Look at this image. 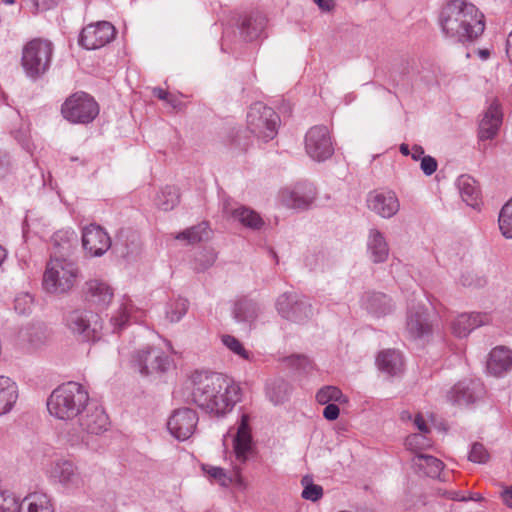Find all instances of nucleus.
Wrapping results in <instances>:
<instances>
[{
  "mask_svg": "<svg viewBox=\"0 0 512 512\" xmlns=\"http://www.w3.org/2000/svg\"><path fill=\"white\" fill-rule=\"evenodd\" d=\"M192 382V401L211 415L223 416L240 401V386L220 373L196 372Z\"/></svg>",
  "mask_w": 512,
  "mask_h": 512,
  "instance_id": "1",
  "label": "nucleus"
},
{
  "mask_svg": "<svg viewBox=\"0 0 512 512\" xmlns=\"http://www.w3.org/2000/svg\"><path fill=\"white\" fill-rule=\"evenodd\" d=\"M439 26L442 34L457 43H471L485 29L484 15L471 2L450 0L441 9Z\"/></svg>",
  "mask_w": 512,
  "mask_h": 512,
  "instance_id": "2",
  "label": "nucleus"
},
{
  "mask_svg": "<svg viewBox=\"0 0 512 512\" xmlns=\"http://www.w3.org/2000/svg\"><path fill=\"white\" fill-rule=\"evenodd\" d=\"M88 402L89 394L84 386L70 381L53 390L47 400V409L51 416L59 420L74 422Z\"/></svg>",
  "mask_w": 512,
  "mask_h": 512,
  "instance_id": "3",
  "label": "nucleus"
},
{
  "mask_svg": "<svg viewBox=\"0 0 512 512\" xmlns=\"http://www.w3.org/2000/svg\"><path fill=\"white\" fill-rule=\"evenodd\" d=\"M78 264L66 257H51L43 273L42 287L48 294L64 295L69 293L78 281Z\"/></svg>",
  "mask_w": 512,
  "mask_h": 512,
  "instance_id": "4",
  "label": "nucleus"
},
{
  "mask_svg": "<svg viewBox=\"0 0 512 512\" xmlns=\"http://www.w3.org/2000/svg\"><path fill=\"white\" fill-rule=\"evenodd\" d=\"M71 425V429L67 432V440L72 445H88L89 437L105 432L109 421L107 414L101 407L87 405Z\"/></svg>",
  "mask_w": 512,
  "mask_h": 512,
  "instance_id": "5",
  "label": "nucleus"
},
{
  "mask_svg": "<svg viewBox=\"0 0 512 512\" xmlns=\"http://www.w3.org/2000/svg\"><path fill=\"white\" fill-rule=\"evenodd\" d=\"M247 128L260 141L274 139L280 126L279 115L262 102L253 103L247 112Z\"/></svg>",
  "mask_w": 512,
  "mask_h": 512,
  "instance_id": "6",
  "label": "nucleus"
},
{
  "mask_svg": "<svg viewBox=\"0 0 512 512\" xmlns=\"http://www.w3.org/2000/svg\"><path fill=\"white\" fill-rule=\"evenodd\" d=\"M53 44L43 39L29 41L22 50L21 65L27 77L37 79L50 67Z\"/></svg>",
  "mask_w": 512,
  "mask_h": 512,
  "instance_id": "7",
  "label": "nucleus"
},
{
  "mask_svg": "<svg viewBox=\"0 0 512 512\" xmlns=\"http://www.w3.org/2000/svg\"><path fill=\"white\" fill-rule=\"evenodd\" d=\"M253 449L252 435L249 427V416L242 414L236 434L233 436V452L238 464H234L231 475V484L240 488H246V482L242 477V465H244Z\"/></svg>",
  "mask_w": 512,
  "mask_h": 512,
  "instance_id": "8",
  "label": "nucleus"
},
{
  "mask_svg": "<svg viewBox=\"0 0 512 512\" xmlns=\"http://www.w3.org/2000/svg\"><path fill=\"white\" fill-rule=\"evenodd\" d=\"M68 330L82 342H96L101 338L102 324L99 316L89 310L75 309L65 316Z\"/></svg>",
  "mask_w": 512,
  "mask_h": 512,
  "instance_id": "9",
  "label": "nucleus"
},
{
  "mask_svg": "<svg viewBox=\"0 0 512 512\" xmlns=\"http://www.w3.org/2000/svg\"><path fill=\"white\" fill-rule=\"evenodd\" d=\"M275 307L282 318L299 324L305 323L314 314L310 300L293 291L279 295Z\"/></svg>",
  "mask_w": 512,
  "mask_h": 512,
  "instance_id": "10",
  "label": "nucleus"
},
{
  "mask_svg": "<svg viewBox=\"0 0 512 512\" xmlns=\"http://www.w3.org/2000/svg\"><path fill=\"white\" fill-rule=\"evenodd\" d=\"M45 475L52 483L60 485L69 493L79 491L85 485L78 467L69 460L59 459L51 462L45 468Z\"/></svg>",
  "mask_w": 512,
  "mask_h": 512,
  "instance_id": "11",
  "label": "nucleus"
},
{
  "mask_svg": "<svg viewBox=\"0 0 512 512\" xmlns=\"http://www.w3.org/2000/svg\"><path fill=\"white\" fill-rule=\"evenodd\" d=\"M63 117L71 123L87 124L99 113L97 102L85 92L71 95L62 105Z\"/></svg>",
  "mask_w": 512,
  "mask_h": 512,
  "instance_id": "12",
  "label": "nucleus"
},
{
  "mask_svg": "<svg viewBox=\"0 0 512 512\" xmlns=\"http://www.w3.org/2000/svg\"><path fill=\"white\" fill-rule=\"evenodd\" d=\"M172 365L170 357L159 347L147 346L137 350L132 357V366L141 375L161 374Z\"/></svg>",
  "mask_w": 512,
  "mask_h": 512,
  "instance_id": "13",
  "label": "nucleus"
},
{
  "mask_svg": "<svg viewBox=\"0 0 512 512\" xmlns=\"http://www.w3.org/2000/svg\"><path fill=\"white\" fill-rule=\"evenodd\" d=\"M305 150L310 158L322 162L334 153L329 129L324 125L311 127L305 135Z\"/></svg>",
  "mask_w": 512,
  "mask_h": 512,
  "instance_id": "14",
  "label": "nucleus"
},
{
  "mask_svg": "<svg viewBox=\"0 0 512 512\" xmlns=\"http://www.w3.org/2000/svg\"><path fill=\"white\" fill-rule=\"evenodd\" d=\"M198 420V415L193 409H176L168 419L167 428L174 438L185 441L194 434Z\"/></svg>",
  "mask_w": 512,
  "mask_h": 512,
  "instance_id": "15",
  "label": "nucleus"
},
{
  "mask_svg": "<svg viewBox=\"0 0 512 512\" xmlns=\"http://www.w3.org/2000/svg\"><path fill=\"white\" fill-rule=\"evenodd\" d=\"M114 37V26L110 22L101 21L83 28L79 44L87 50H95L110 43Z\"/></svg>",
  "mask_w": 512,
  "mask_h": 512,
  "instance_id": "16",
  "label": "nucleus"
},
{
  "mask_svg": "<svg viewBox=\"0 0 512 512\" xmlns=\"http://www.w3.org/2000/svg\"><path fill=\"white\" fill-rule=\"evenodd\" d=\"M316 198L315 187L311 183H298L285 187L278 193L280 203L292 209H306Z\"/></svg>",
  "mask_w": 512,
  "mask_h": 512,
  "instance_id": "17",
  "label": "nucleus"
},
{
  "mask_svg": "<svg viewBox=\"0 0 512 512\" xmlns=\"http://www.w3.org/2000/svg\"><path fill=\"white\" fill-rule=\"evenodd\" d=\"M82 246L90 257H100L111 247L109 234L97 224H90L82 229Z\"/></svg>",
  "mask_w": 512,
  "mask_h": 512,
  "instance_id": "18",
  "label": "nucleus"
},
{
  "mask_svg": "<svg viewBox=\"0 0 512 512\" xmlns=\"http://www.w3.org/2000/svg\"><path fill=\"white\" fill-rule=\"evenodd\" d=\"M222 211L225 216L233 219L243 227L259 231L265 226L262 216L255 210L233 203L230 199H226L222 204Z\"/></svg>",
  "mask_w": 512,
  "mask_h": 512,
  "instance_id": "19",
  "label": "nucleus"
},
{
  "mask_svg": "<svg viewBox=\"0 0 512 512\" xmlns=\"http://www.w3.org/2000/svg\"><path fill=\"white\" fill-rule=\"evenodd\" d=\"M484 394V387L479 379H465L455 384L447 394L448 400L459 406L474 403Z\"/></svg>",
  "mask_w": 512,
  "mask_h": 512,
  "instance_id": "20",
  "label": "nucleus"
},
{
  "mask_svg": "<svg viewBox=\"0 0 512 512\" xmlns=\"http://www.w3.org/2000/svg\"><path fill=\"white\" fill-rule=\"evenodd\" d=\"M503 123V111L498 100H492L483 111L478 125V137L480 140L495 138Z\"/></svg>",
  "mask_w": 512,
  "mask_h": 512,
  "instance_id": "21",
  "label": "nucleus"
},
{
  "mask_svg": "<svg viewBox=\"0 0 512 512\" xmlns=\"http://www.w3.org/2000/svg\"><path fill=\"white\" fill-rule=\"evenodd\" d=\"M367 204L371 211L383 218L393 217L400 208L399 200L393 191H374L369 193Z\"/></svg>",
  "mask_w": 512,
  "mask_h": 512,
  "instance_id": "22",
  "label": "nucleus"
},
{
  "mask_svg": "<svg viewBox=\"0 0 512 512\" xmlns=\"http://www.w3.org/2000/svg\"><path fill=\"white\" fill-rule=\"evenodd\" d=\"M85 299L98 308H106L112 301V287L101 279H90L84 285Z\"/></svg>",
  "mask_w": 512,
  "mask_h": 512,
  "instance_id": "23",
  "label": "nucleus"
},
{
  "mask_svg": "<svg viewBox=\"0 0 512 512\" xmlns=\"http://www.w3.org/2000/svg\"><path fill=\"white\" fill-rule=\"evenodd\" d=\"M406 329L412 338H421L431 331V322L428 310L423 305L409 308L407 313Z\"/></svg>",
  "mask_w": 512,
  "mask_h": 512,
  "instance_id": "24",
  "label": "nucleus"
},
{
  "mask_svg": "<svg viewBox=\"0 0 512 512\" xmlns=\"http://www.w3.org/2000/svg\"><path fill=\"white\" fill-rule=\"evenodd\" d=\"M491 318L486 313H462L451 323L452 333L458 338L467 337L476 328L486 325Z\"/></svg>",
  "mask_w": 512,
  "mask_h": 512,
  "instance_id": "25",
  "label": "nucleus"
},
{
  "mask_svg": "<svg viewBox=\"0 0 512 512\" xmlns=\"http://www.w3.org/2000/svg\"><path fill=\"white\" fill-rule=\"evenodd\" d=\"M362 307L375 317L385 316L394 309V303L390 297L380 292H367L361 299Z\"/></svg>",
  "mask_w": 512,
  "mask_h": 512,
  "instance_id": "26",
  "label": "nucleus"
},
{
  "mask_svg": "<svg viewBox=\"0 0 512 512\" xmlns=\"http://www.w3.org/2000/svg\"><path fill=\"white\" fill-rule=\"evenodd\" d=\"M512 368V351L505 346L491 350L487 360V370L495 376H503Z\"/></svg>",
  "mask_w": 512,
  "mask_h": 512,
  "instance_id": "27",
  "label": "nucleus"
},
{
  "mask_svg": "<svg viewBox=\"0 0 512 512\" xmlns=\"http://www.w3.org/2000/svg\"><path fill=\"white\" fill-rule=\"evenodd\" d=\"M367 253L373 263H383L388 259L389 246L379 230L372 228L367 237Z\"/></svg>",
  "mask_w": 512,
  "mask_h": 512,
  "instance_id": "28",
  "label": "nucleus"
},
{
  "mask_svg": "<svg viewBox=\"0 0 512 512\" xmlns=\"http://www.w3.org/2000/svg\"><path fill=\"white\" fill-rule=\"evenodd\" d=\"M18 397L17 384L11 378L0 375V416L13 410Z\"/></svg>",
  "mask_w": 512,
  "mask_h": 512,
  "instance_id": "29",
  "label": "nucleus"
},
{
  "mask_svg": "<svg viewBox=\"0 0 512 512\" xmlns=\"http://www.w3.org/2000/svg\"><path fill=\"white\" fill-rule=\"evenodd\" d=\"M376 364L380 371L390 376L399 375L403 370L402 355L394 349L380 352L376 358Z\"/></svg>",
  "mask_w": 512,
  "mask_h": 512,
  "instance_id": "30",
  "label": "nucleus"
},
{
  "mask_svg": "<svg viewBox=\"0 0 512 512\" xmlns=\"http://www.w3.org/2000/svg\"><path fill=\"white\" fill-rule=\"evenodd\" d=\"M137 312L138 310L135 309L132 300L128 297H123L110 319L113 332L123 329L131 319H137Z\"/></svg>",
  "mask_w": 512,
  "mask_h": 512,
  "instance_id": "31",
  "label": "nucleus"
},
{
  "mask_svg": "<svg viewBox=\"0 0 512 512\" xmlns=\"http://www.w3.org/2000/svg\"><path fill=\"white\" fill-rule=\"evenodd\" d=\"M456 186L462 200L470 207L475 208L479 204L480 190L476 180L469 175H461L457 178Z\"/></svg>",
  "mask_w": 512,
  "mask_h": 512,
  "instance_id": "32",
  "label": "nucleus"
},
{
  "mask_svg": "<svg viewBox=\"0 0 512 512\" xmlns=\"http://www.w3.org/2000/svg\"><path fill=\"white\" fill-rule=\"evenodd\" d=\"M267 19L261 13H254L246 17L241 23L240 32L247 41L261 37L266 27Z\"/></svg>",
  "mask_w": 512,
  "mask_h": 512,
  "instance_id": "33",
  "label": "nucleus"
},
{
  "mask_svg": "<svg viewBox=\"0 0 512 512\" xmlns=\"http://www.w3.org/2000/svg\"><path fill=\"white\" fill-rule=\"evenodd\" d=\"M259 306L248 299H240L235 302L232 310L233 318L238 323L251 325L258 317Z\"/></svg>",
  "mask_w": 512,
  "mask_h": 512,
  "instance_id": "34",
  "label": "nucleus"
},
{
  "mask_svg": "<svg viewBox=\"0 0 512 512\" xmlns=\"http://www.w3.org/2000/svg\"><path fill=\"white\" fill-rule=\"evenodd\" d=\"M19 512H54L50 498L42 492H34L20 500Z\"/></svg>",
  "mask_w": 512,
  "mask_h": 512,
  "instance_id": "35",
  "label": "nucleus"
},
{
  "mask_svg": "<svg viewBox=\"0 0 512 512\" xmlns=\"http://www.w3.org/2000/svg\"><path fill=\"white\" fill-rule=\"evenodd\" d=\"M412 464L424 475L431 478L439 477L444 467L441 460L426 454H416L412 459Z\"/></svg>",
  "mask_w": 512,
  "mask_h": 512,
  "instance_id": "36",
  "label": "nucleus"
},
{
  "mask_svg": "<svg viewBox=\"0 0 512 512\" xmlns=\"http://www.w3.org/2000/svg\"><path fill=\"white\" fill-rule=\"evenodd\" d=\"M180 201L179 191L174 186H165L155 198L156 206L163 211L174 209Z\"/></svg>",
  "mask_w": 512,
  "mask_h": 512,
  "instance_id": "37",
  "label": "nucleus"
},
{
  "mask_svg": "<svg viewBox=\"0 0 512 512\" xmlns=\"http://www.w3.org/2000/svg\"><path fill=\"white\" fill-rule=\"evenodd\" d=\"M209 227L206 222L190 227L175 236V239L186 241L188 244L201 242L209 238Z\"/></svg>",
  "mask_w": 512,
  "mask_h": 512,
  "instance_id": "38",
  "label": "nucleus"
},
{
  "mask_svg": "<svg viewBox=\"0 0 512 512\" xmlns=\"http://www.w3.org/2000/svg\"><path fill=\"white\" fill-rule=\"evenodd\" d=\"M221 342L230 352L239 358L248 362L255 361L254 353L247 350L242 342H240V340H238L236 337L229 334H224L221 336Z\"/></svg>",
  "mask_w": 512,
  "mask_h": 512,
  "instance_id": "39",
  "label": "nucleus"
},
{
  "mask_svg": "<svg viewBox=\"0 0 512 512\" xmlns=\"http://www.w3.org/2000/svg\"><path fill=\"white\" fill-rule=\"evenodd\" d=\"M316 400L321 405L329 403H347L348 398L336 386H324L316 394Z\"/></svg>",
  "mask_w": 512,
  "mask_h": 512,
  "instance_id": "40",
  "label": "nucleus"
},
{
  "mask_svg": "<svg viewBox=\"0 0 512 512\" xmlns=\"http://www.w3.org/2000/svg\"><path fill=\"white\" fill-rule=\"evenodd\" d=\"M189 302L185 298L178 297L171 300L166 309V317L172 322H179L187 313Z\"/></svg>",
  "mask_w": 512,
  "mask_h": 512,
  "instance_id": "41",
  "label": "nucleus"
},
{
  "mask_svg": "<svg viewBox=\"0 0 512 512\" xmlns=\"http://www.w3.org/2000/svg\"><path fill=\"white\" fill-rule=\"evenodd\" d=\"M498 222L502 235L512 238V198L502 207Z\"/></svg>",
  "mask_w": 512,
  "mask_h": 512,
  "instance_id": "42",
  "label": "nucleus"
},
{
  "mask_svg": "<svg viewBox=\"0 0 512 512\" xmlns=\"http://www.w3.org/2000/svg\"><path fill=\"white\" fill-rule=\"evenodd\" d=\"M289 394V385L284 380H277L267 387V395L274 404L282 403Z\"/></svg>",
  "mask_w": 512,
  "mask_h": 512,
  "instance_id": "43",
  "label": "nucleus"
},
{
  "mask_svg": "<svg viewBox=\"0 0 512 512\" xmlns=\"http://www.w3.org/2000/svg\"><path fill=\"white\" fill-rule=\"evenodd\" d=\"M405 446L408 450L419 454L418 452L432 446L431 439L423 433H413L407 436Z\"/></svg>",
  "mask_w": 512,
  "mask_h": 512,
  "instance_id": "44",
  "label": "nucleus"
},
{
  "mask_svg": "<svg viewBox=\"0 0 512 512\" xmlns=\"http://www.w3.org/2000/svg\"><path fill=\"white\" fill-rule=\"evenodd\" d=\"M216 258L217 255L213 250L204 249L195 256L193 269L197 272L205 271L215 263Z\"/></svg>",
  "mask_w": 512,
  "mask_h": 512,
  "instance_id": "45",
  "label": "nucleus"
},
{
  "mask_svg": "<svg viewBox=\"0 0 512 512\" xmlns=\"http://www.w3.org/2000/svg\"><path fill=\"white\" fill-rule=\"evenodd\" d=\"M203 471L215 482L223 487L231 484V475L225 469L217 466L203 465Z\"/></svg>",
  "mask_w": 512,
  "mask_h": 512,
  "instance_id": "46",
  "label": "nucleus"
},
{
  "mask_svg": "<svg viewBox=\"0 0 512 512\" xmlns=\"http://www.w3.org/2000/svg\"><path fill=\"white\" fill-rule=\"evenodd\" d=\"M21 510L20 499L12 492L0 491V512H19Z\"/></svg>",
  "mask_w": 512,
  "mask_h": 512,
  "instance_id": "47",
  "label": "nucleus"
},
{
  "mask_svg": "<svg viewBox=\"0 0 512 512\" xmlns=\"http://www.w3.org/2000/svg\"><path fill=\"white\" fill-rule=\"evenodd\" d=\"M302 483L304 485V489L301 495L304 499L315 502L322 497L323 489L320 485L313 484L307 477L302 479Z\"/></svg>",
  "mask_w": 512,
  "mask_h": 512,
  "instance_id": "48",
  "label": "nucleus"
},
{
  "mask_svg": "<svg viewBox=\"0 0 512 512\" xmlns=\"http://www.w3.org/2000/svg\"><path fill=\"white\" fill-rule=\"evenodd\" d=\"M33 297L29 293H21L15 297L14 308L18 314L25 315L31 312Z\"/></svg>",
  "mask_w": 512,
  "mask_h": 512,
  "instance_id": "49",
  "label": "nucleus"
},
{
  "mask_svg": "<svg viewBox=\"0 0 512 512\" xmlns=\"http://www.w3.org/2000/svg\"><path fill=\"white\" fill-rule=\"evenodd\" d=\"M59 1L60 0H25L26 4L30 7L31 13L34 15L55 8Z\"/></svg>",
  "mask_w": 512,
  "mask_h": 512,
  "instance_id": "50",
  "label": "nucleus"
},
{
  "mask_svg": "<svg viewBox=\"0 0 512 512\" xmlns=\"http://www.w3.org/2000/svg\"><path fill=\"white\" fill-rule=\"evenodd\" d=\"M468 459L471 462L484 464L489 459V453L481 443H473L469 452Z\"/></svg>",
  "mask_w": 512,
  "mask_h": 512,
  "instance_id": "51",
  "label": "nucleus"
},
{
  "mask_svg": "<svg viewBox=\"0 0 512 512\" xmlns=\"http://www.w3.org/2000/svg\"><path fill=\"white\" fill-rule=\"evenodd\" d=\"M288 361L292 367L304 373H307L312 369V362L306 356L293 355L288 359Z\"/></svg>",
  "mask_w": 512,
  "mask_h": 512,
  "instance_id": "52",
  "label": "nucleus"
},
{
  "mask_svg": "<svg viewBox=\"0 0 512 512\" xmlns=\"http://www.w3.org/2000/svg\"><path fill=\"white\" fill-rule=\"evenodd\" d=\"M59 239H65V242L61 246V249L63 251H68L72 246L71 241L76 240V234L73 230L59 231L54 235L53 241L56 245L60 246Z\"/></svg>",
  "mask_w": 512,
  "mask_h": 512,
  "instance_id": "53",
  "label": "nucleus"
},
{
  "mask_svg": "<svg viewBox=\"0 0 512 512\" xmlns=\"http://www.w3.org/2000/svg\"><path fill=\"white\" fill-rule=\"evenodd\" d=\"M420 167L426 176H430L437 170L438 164L435 158L428 155L422 157Z\"/></svg>",
  "mask_w": 512,
  "mask_h": 512,
  "instance_id": "54",
  "label": "nucleus"
},
{
  "mask_svg": "<svg viewBox=\"0 0 512 512\" xmlns=\"http://www.w3.org/2000/svg\"><path fill=\"white\" fill-rule=\"evenodd\" d=\"M340 409L335 403L326 404L323 410V416L330 421L336 420L339 416Z\"/></svg>",
  "mask_w": 512,
  "mask_h": 512,
  "instance_id": "55",
  "label": "nucleus"
},
{
  "mask_svg": "<svg viewBox=\"0 0 512 512\" xmlns=\"http://www.w3.org/2000/svg\"><path fill=\"white\" fill-rule=\"evenodd\" d=\"M414 426L419 430V433L427 435L430 430L427 423L421 414H417L413 419Z\"/></svg>",
  "mask_w": 512,
  "mask_h": 512,
  "instance_id": "56",
  "label": "nucleus"
},
{
  "mask_svg": "<svg viewBox=\"0 0 512 512\" xmlns=\"http://www.w3.org/2000/svg\"><path fill=\"white\" fill-rule=\"evenodd\" d=\"M503 503L510 509H512V485L503 487L500 493Z\"/></svg>",
  "mask_w": 512,
  "mask_h": 512,
  "instance_id": "57",
  "label": "nucleus"
},
{
  "mask_svg": "<svg viewBox=\"0 0 512 512\" xmlns=\"http://www.w3.org/2000/svg\"><path fill=\"white\" fill-rule=\"evenodd\" d=\"M10 166V160L7 154L0 153V177H3L4 174L8 171Z\"/></svg>",
  "mask_w": 512,
  "mask_h": 512,
  "instance_id": "58",
  "label": "nucleus"
},
{
  "mask_svg": "<svg viewBox=\"0 0 512 512\" xmlns=\"http://www.w3.org/2000/svg\"><path fill=\"white\" fill-rule=\"evenodd\" d=\"M323 11H330L334 7L333 0H313Z\"/></svg>",
  "mask_w": 512,
  "mask_h": 512,
  "instance_id": "59",
  "label": "nucleus"
},
{
  "mask_svg": "<svg viewBox=\"0 0 512 512\" xmlns=\"http://www.w3.org/2000/svg\"><path fill=\"white\" fill-rule=\"evenodd\" d=\"M410 155L416 161L419 160V159H422V157L425 156L424 155V149L420 145H414L412 147Z\"/></svg>",
  "mask_w": 512,
  "mask_h": 512,
  "instance_id": "60",
  "label": "nucleus"
},
{
  "mask_svg": "<svg viewBox=\"0 0 512 512\" xmlns=\"http://www.w3.org/2000/svg\"><path fill=\"white\" fill-rule=\"evenodd\" d=\"M166 102L170 104L174 109H181L183 106L180 98L173 94H170V97H168Z\"/></svg>",
  "mask_w": 512,
  "mask_h": 512,
  "instance_id": "61",
  "label": "nucleus"
},
{
  "mask_svg": "<svg viewBox=\"0 0 512 512\" xmlns=\"http://www.w3.org/2000/svg\"><path fill=\"white\" fill-rule=\"evenodd\" d=\"M505 50L509 62L512 65V31L507 36Z\"/></svg>",
  "mask_w": 512,
  "mask_h": 512,
  "instance_id": "62",
  "label": "nucleus"
},
{
  "mask_svg": "<svg viewBox=\"0 0 512 512\" xmlns=\"http://www.w3.org/2000/svg\"><path fill=\"white\" fill-rule=\"evenodd\" d=\"M153 94L161 99V100H164V101H167L168 97H170V93L163 90L162 88H154L153 90Z\"/></svg>",
  "mask_w": 512,
  "mask_h": 512,
  "instance_id": "63",
  "label": "nucleus"
},
{
  "mask_svg": "<svg viewBox=\"0 0 512 512\" xmlns=\"http://www.w3.org/2000/svg\"><path fill=\"white\" fill-rule=\"evenodd\" d=\"M478 55L482 60H486L490 56L489 50L483 49L478 51Z\"/></svg>",
  "mask_w": 512,
  "mask_h": 512,
  "instance_id": "64",
  "label": "nucleus"
}]
</instances>
